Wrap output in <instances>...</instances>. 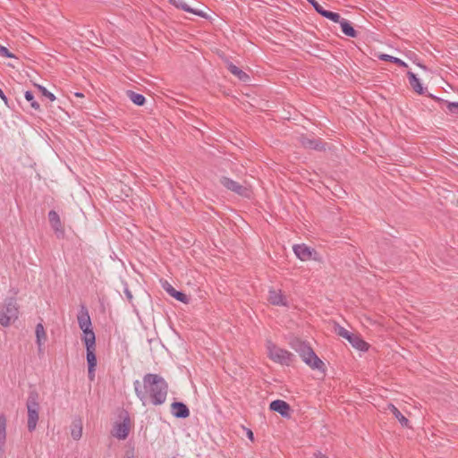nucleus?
Masks as SVG:
<instances>
[{
    "label": "nucleus",
    "mask_w": 458,
    "mask_h": 458,
    "mask_svg": "<svg viewBox=\"0 0 458 458\" xmlns=\"http://www.w3.org/2000/svg\"><path fill=\"white\" fill-rule=\"evenodd\" d=\"M133 386L136 396L144 406L148 403L158 406L166 401L168 385L158 374L148 373L143 377L141 382L135 380Z\"/></svg>",
    "instance_id": "1"
},
{
    "label": "nucleus",
    "mask_w": 458,
    "mask_h": 458,
    "mask_svg": "<svg viewBox=\"0 0 458 458\" xmlns=\"http://www.w3.org/2000/svg\"><path fill=\"white\" fill-rule=\"evenodd\" d=\"M291 347L300 355L302 361L311 369L325 372V363L318 357L309 344L296 340L291 343Z\"/></svg>",
    "instance_id": "2"
},
{
    "label": "nucleus",
    "mask_w": 458,
    "mask_h": 458,
    "mask_svg": "<svg viewBox=\"0 0 458 458\" xmlns=\"http://www.w3.org/2000/svg\"><path fill=\"white\" fill-rule=\"evenodd\" d=\"M266 349L267 357L274 362L283 366H290L294 355L289 351L275 344L271 340H267Z\"/></svg>",
    "instance_id": "3"
},
{
    "label": "nucleus",
    "mask_w": 458,
    "mask_h": 458,
    "mask_svg": "<svg viewBox=\"0 0 458 458\" xmlns=\"http://www.w3.org/2000/svg\"><path fill=\"white\" fill-rule=\"evenodd\" d=\"M77 321L80 329L82 331L81 341L83 344L96 342V335L93 331L91 318L86 307L82 306L77 315Z\"/></svg>",
    "instance_id": "4"
},
{
    "label": "nucleus",
    "mask_w": 458,
    "mask_h": 458,
    "mask_svg": "<svg viewBox=\"0 0 458 458\" xmlns=\"http://www.w3.org/2000/svg\"><path fill=\"white\" fill-rule=\"evenodd\" d=\"M37 393H30L26 403L27 407V427L30 432H33L39 420V403Z\"/></svg>",
    "instance_id": "5"
},
{
    "label": "nucleus",
    "mask_w": 458,
    "mask_h": 458,
    "mask_svg": "<svg viewBox=\"0 0 458 458\" xmlns=\"http://www.w3.org/2000/svg\"><path fill=\"white\" fill-rule=\"evenodd\" d=\"M19 317V307L16 299L7 298L0 311V325L7 327Z\"/></svg>",
    "instance_id": "6"
},
{
    "label": "nucleus",
    "mask_w": 458,
    "mask_h": 458,
    "mask_svg": "<svg viewBox=\"0 0 458 458\" xmlns=\"http://www.w3.org/2000/svg\"><path fill=\"white\" fill-rule=\"evenodd\" d=\"M335 330L338 335L346 339L355 349L362 352H365L369 349V344L358 335L351 333L343 327H337Z\"/></svg>",
    "instance_id": "7"
},
{
    "label": "nucleus",
    "mask_w": 458,
    "mask_h": 458,
    "mask_svg": "<svg viewBox=\"0 0 458 458\" xmlns=\"http://www.w3.org/2000/svg\"><path fill=\"white\" fill-rule=\"evenodd\" d=\"M267 301L273 306H279L284 308L289 307L288 298L281 289H276L274 287L269 288Z\"/></svg>",
    "instance_id": "8"
},
{
    "label": "nucleus",
    "mask_w": 458,
    "mask_h": 458,
    "mask_svg": "<svg viewBox=\"0 0 458 458\" xmlns=\"http://www.w3.org/2000/svg\"><path fill=\"white\" fill-rule=\"evenodd\" d=\"M131 428V420L128 416H126L123 421L115 422L114 425V428L112 431L113 437L119 440H124L128 437Z\"/></svg>",
    "instance_id": "9"
},
{
    "label": "nucleus",
    "mask_w": 458,
    "mask_h": 458,
    "mask_svg": "<svg viewBox=\"0 0 458 458\" xmlns=\"http://www.w3.org/2000/svg\"><path fill=\"white\" fill-rule=\"evenodd\" d=\"M221 183L228 190L236 192L239 195L248 197L250 195V191L246 187L240 185L237 182L227 178L223 177L221 179Z\"/></svg>",
    "instance_id": "10"
},
{
    "label": "nucleus",
    "mask_w": 458,
    "mask_h": 458,
    "mask_svg": "<svg viewBox=\"0 0 458 458\" xmlns=\"http://www.w3.org/2000/svg\"><path fill=\"white\" fill-rule=\"evenodd\" d=\"M48 219L56 236L58 238H63L64 236V229L62 225L59 215L55 210H51L48 212Z\"/></svg>",
    "instance_id": "11"
},
{
    "label": "nucleus",
    "mask_w": 458,
    "mask_h": 458,
    "mask_svg": "<svg viewBox=\"0 0 458 458\" xmlns=\"http://www.w3.org/2000/svg\"><path fill=\"white\" fill-rule=\"evenodd\" d=\"M169 3L172 5H174V7L183 10L184 12L193 13V14L202 17V18H208V15L205 12L199 10V9L191 8L183 0H169Z\"/></svg>",
    "instance_id": "12"
},
{
    "label": "nucleus",
    "mask_w": 458,
    "mask_h": 458,
    "mask_svg": "<svg viewBox=\"0 0 458 458\" xmlns=\"http://www.w3.org/2000/svg\"><path fill=\"white\" fill-rule=\"evenodd\" d=\"M293 252L302 261L312 259L314 250L305 244H297L293 246Z\"/></svg>",
    "instance_id": "13"
},
{
    "label": "nucleus",
    "mask_w": 458,
    "mask_h": 458,
    "mask_svg": "<svg viewBox=\"0 0 458 458\" xmlns=\"http://www.w3.org/2000/svg\"><path fill=\"white\" fill-rule=\"evenodd\" d=\"M86 348V359L88 363V368H96L97 366V357H96V342H90L88 344H84Z\"/></svg>",
    "instance_id": "14"
},
{
    "label": "nucleus",
    "mask_w": 458,
    "mask_h": 458,
    "mask_svg": "<svg viewBox=\"0 0 458 458\" xmlns=\"http://www.w3.org/2000/svg\"><path fill=\"white\" fill-rule=\"evenodd\" d=\"M269 408L271 411L278 412L283 417H288L290 411V405L283 400H275L270 403Z\"/></svg>",
    "instance_id": "15"
},
{
    "label": "nucleus",
    "mask_w": 458,
    "mask_h": 458,
    "mask_svg": "<svg viewBox=\"0 0 458 458\" xmlns=\"http://www.w3.org/2000/svg\"><path fill=\"white\" fill-rule=\"evenodd\" d=\"M171 413L179 419H185L190 415L188 407L181 402H174L171 405Z\"/></svg>",
    "instance_id": "16"
},
{
    "label": "nucleus",
    "mask_w": 458,
    "mask_h": 458,
    "mask_svg": "<svg viewBox=\"0 0 458 458\" xmlns=\"http://www.w3.org/2000/svg\"><path fill=\"white\" fill-rule=\"evenodd\" d=\"M36 344L38 345V352H44V344L47 340V333L42 323H38L35 329Z\"/></svg>",
    "instance_id": "17"
},
{
    "label": "nucleus",
    "mask_w": 458,
    "mask_h": 458,
    "mask_svg": "<svg viewBox=\"0 0 458 458\" xmlns=\"http://www.w3.org/2000/svg\"><path fill=\"white\" fill-rule=\"evenodd\" d=\"M6 426L7 420L4 414L0 415V454L4 451L6 442Z\"/></svg>",
    "instance_id": "18"
},
{
    "label": "nucleus",
    "mask_w": 458,
    "mask_h": 458,
    "mask_svg": "<svg viewBox=\"0 0 458 458\" xmlns=\"http://www.w3.org/2000/svg\"><path fill=\"white\" fill-rule=\"evenodd\" d=\"M409 83L412 89L417 92L418 94L421 95L424 93V88L422 87V84L420 81V79L416 76L415 73L412 72H407Z\"/></svg>",
    "instance_id": "19"
},
{
    "label": "nucleus",
    "mask_w": 458,
    "mask_h": 458,
    "mask_svg": "<svg viewBox=\"0 0 458 458\" xmlns=\"http://www.w3.org/2000/svg\"><path fill=\"white\" fill-rule=\"evenodd\" d=\"M386 409L395 417V419L399 421V423L403 427H406V428L409 427L408 419L406 417H404L394 404L388 403Z\"/></svg>",
    "instance_id": "20"
},
{
    "label": "nucleus",
    "mask_w": 458,
    "mask_h": 458,
    "mask_svg": "<svg viewBox=\"0 0 458 458\" xmlns=\"http://www.w3.org/2000/svg\"><path fill=\"white\" fill-rule=\"evenodd\" d=\"M339 24L344 34L351 38L357 37V31L353 29L348 20L343 18Z\"/></svg>",
    "instance_id": "21"
},
{
    "label": "nucleus",
    "mask_w": 458,
    "mask_h": 458,
    "mask_svg": "<svg viewBox=\"0 0 458 458\" xmlns=\"http://www.w3.org/2000/svg\"><path fill=\"white\" fill-rule=\"evenodd\" d=\"M82 422L81 420H75L72 423V428H71V436L72 439L78 441L82 437Z\"/></svg>",
    "instance_id": "22"
},
{
    "label": "nucleus",
    "mask_w": 458,
    "mask_h": 458,
    "mask_svg": "<svg viewBox=\"0 0 458 458\" xmlns=\"http://www.w3.org/2000/svg\"><path fill=\"white\" fill-rule=\"evenodd\" d=\"M228 70L242 81H246L249 79V76L246 72L242 71L240 68H238L232 63L228 64Z\"/></svg>",
    "instance_id": "23"
},
{
    "label": "nucleus",
    "mask_w": 458,
    "mask_h": 458,
    "mask_svg": "<svg viewBox=\"0 0 458 458\" xmlns=\"http://www.w3.org/2000/svg\"><path fill=\"white\" fill-rule=\"evenodd\" d=\"M129 98L132 103H134L137 106H142L144 105L146 98L142 94L136 93L134 91L129 90L127 92Z\"/></svg>",
    "instance_id": "24"
},
{
    "label": "nucleus",
    "mask_w": 458,
    "mask_h": 458,
    "mask_svg": "<svg viewBox=\"0 0 458 458\" xmlns=\"http://www.w3.org/2000/svg\"><path fill=\"white\" fill-rule=\"evenodd\" d=\"M378 57H379L380 60L389 61V62L394 63V64H398L401 67H407L408 66L407 64L405 62H403V60H401L400 58L392 56L390 55L382 54Z\"/></svg>",
    "instance_id": "25"
},
{
    "label": "nucleus",
    "mask_w": 458,
    "mask_h": 458,
    "mask_svg": "<svg viewBox=\"0 0 458 458\" xmlns=\"http://www.w3.org/2000/svg\"><path fill=\"white\" fill-rule=\"evenodd\" d=\"M323 17L335 22V23H339L343 18H341L340 14L337 13H334V12H331V11H327V10H325L323 12H321V14Z\"/></svg>",
    "instance_id": "26"
},
{
    "label": "nucleus",
    "mask_w": 458,
    "mask_h": 458,
    "mask_svg": "<svg viewBox=\"0 0 458 458\" xmlns=\"http://www.w3.org/2000/svg\"><path fill=\"white\" fill-rule=\"evenodd\" d=\"M301 145L305 148L311 149H320V145L316 140H310L307 138L301 139Z\"/></svg>",
    "instance_id": "27"
},
{
    "label": "nucleus",
    "mask_w": 458,
    "mask_h": 458,
    "mask_svg": "<svg viewBox=\"0 0 458 458\" xmlns=\"http://www.w3.org/2000/svg\"><path fill=\"white\" fill-rule=\"evenodd\" d=\"M24 97L28 102H30V106L35 110H39L40 106L39 104L35 100L34 95L31 91L27 90L24 94Z\"/></svg>",
    "instance_id": "28"
},
{
    "label": "nucleus",
    "mask_w": 458,
    "mask_h": 458,
    "mask_svg": "<svg viewBox=\"0 0 458 458\" xmlns=\"http://www.w3.org/2000/svg\"><path fill=\"white\" fill-rule=\"evenodd\" d=\"M36 87L38 89L40 93L47 98L51 102L55 100V96L52 92L48 91L46 87L42 85H36Z\"/></svg>",
    "instance_id": "29"
},
{
    "label": "nucleus",
    "mask_w": 458,
    "mask_h": 458,
    "mask_svg": "<svg viewBox=\"0 0 458 458\" xmlns=\"http://www.w3.org/2000/svg\"><path fill=\"white\" fill-rule=\"evenodd\" d=\"M172 297L183 303L188 302V297L182 292L175 291L174 293H172Z\"/></svg>",
    "instance_id": "30"
},
{
    "label": "nucleus",
    "mask_w": 458,
    "mask_h": 458,
    "mask_svg": "<svg viewBox=\"0 0 458 458\" xmlns=\"http://www.w3.org/2000/svg\"><path fill=\"white\" fill-rule=\"evenodd\" d=\"M446 108L450 114H458V102H448Z\"/></svg>",
    "instance_id": "31"
},
{
    "label": "nucleus",
    "mask_w": 458,
    "mask_h": 458,
    "mask_svg": "<svg viewBox=\"0 0 458 458\" xmlns=\"http://www.w3.org/2000/svg\"><path fill=\"white\" fill-rule=\"evenodd\" d=\"M0 55H2L4 57H7V58H14L15 57V55L9 52V50L2 45H0Z\"/></svg>",
    "instance_id": "32"
},
{
    "label": "nucleus",
    "mask_w": 458,
    "mask_h": 458,
    "mask_svg": "<svg viewBox=\"0 0 458 458\" xmlns=\"http://www.w3.org/2000/svg\"><path fill=\"white\" fill-rule=\"evenodd\" d=\"M308 2L314 7L317 13L321 14V12L324 11V8L316 1V0H308Z\"/></svg>",
    "instance_id": "33"
},
{
    "label": "nucleus",
    "mask_w": 458,
    "mask_h": 458,
    "mask_svg": "<svg viewBox=\"0 0 458 458\" xmlns=\"http://www.w3.org/2000/svg\"><path fill=\"white\" fill-rule=\"evenodd\" d=\"M123 293H124V294H125V296H126L127 300L129 301V302H131V301H132L133 297H132V294H131V291H130V290H129V288H128L127 284H124Z\"/></svg>",
    "instance_id": "34"
},
{
    "label": "nucleus",
    "mask_w": 458,
    "mask_h": 458,
    "mask_svg": "<svg viewBox=\"0 0 458 458\" xmlns=\"http://www.w3.org/2000/svg\"><path fill=\"white\" fill-rule=\"evenodd\" d=\"M164 289L172 296V293H174V292L176 291L171 284H169L168 283H166L165 284H164Z\"/></svg>",
    "instance_id": "35"
},
{
    "label": "nucleus",
    "mask_w": 458,
    "mask_h": 458,
    "mask_svg": "<svg viewBox=\"0 0 458 458\" xmlns=\"http://www.w3.org/2000/svg\"><path fill=\"white\" fill-rule=\"evenodd\" d=\"M95 369L96 368H92V369H91L90 368H88L89 378L91 381H93L95 378Z\"/></svg>",
    "instance_id": "36"
},
{
    "label": "nucleus",
    "mask_w": 458,
    "mask_h": 458,
    "mask_svg": "<svg viewBox=\"0 0 458 458\" xmlns=\"http://www.w3.org/2000/svg\"><path fill=\"white\" fill-rule=\"evenodd\" d=\"M246 434H247L248 438L250 440L253 441V439H254L253 432L250 429L247 428Z\"/></svg>",
    "instance_id": "37"
},
{
    "label": "nucleus",
    "mask_w": 458,
    "mask_h": 458,
    "mask_svg": "<svg viewBox=\"0 0 458 458\" xmlns=\"http://www.w3.org/2000/svg\"><path fill=\"white\" fill-rule=\"evenodd\" d=\"M314 458H328L327 455L322 454L321 452H317L314 454Z\"/></svg>",
    "instance_id": "38"
},
{
    "label": "nucleus",
    "mask_w": 458,
    "mask_h": 458,
    "mask_svg": "<svg viewBox=\"0 0 458 458\" xmlns=\"http://www.w3.org/2000/svg\"><path fill=\"white\" fill-rule=\"evenodd\" d=\"M0 98L4 101L6 102L7 101V98L6 96L4 95V91L0 89Z\"/></svg>",
    "instance_id": "39"
},
{
    "label": "nucleus",
    "mask_w": 458,
    "mask_h": 458,
    "mask_svg": "<svg viewBox=\"0 0 458 458\" xmlns=\"http://www.w3.org/2000/svg\"><path fill=\"white\" fill-rule=\"evenodd\" d=\"M74 95L78 98H83L84 95L81 92H75Z\"/></svg>",
    "instance_id": "40"
},
{
    "label": "nucleus",
    "mask_w": 458,
    "mask_h": 458,
    "mask_svg": "<svg viewBox=\"0 0 458 458\" xmlns=\"http://www.w3.org/2000/svg\"><path fill=\"white\" fill-rule=\"evenodd\" d=\"M0 458H2V454H0Z\"/></svg>",
    "instance_id": "41"
},
{
    "label": "nucleus",
    "mask_w": 458,
    "mask_h": 458,
    "mask_svg": "<svg viewBox=\"0 0 458 458\" xmlns=\"http://www.w3.org/2000/svg\"><path fill=\"white\" fill-rule=\"evenodd\" d=\"M127 458H131V457H127Z\"/></svg>",
    "instance_id": "42"
}]
</instances>
